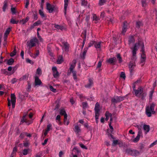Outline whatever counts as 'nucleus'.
Returning <instances> with one entry per match:
<instances>
[{"mask_svg":"<svg viewBox=\"0 0 157 157\" xmlns=\"http://www.w3.org/2000/svg\"><path fill=\"white\" fill-rule=\"evenodd\" d=\"M42 82L39 78L37 76H36L35 79V86H39L42 84Z\"/></svg>","mask_w":157,"mask_h":157,"instance_id":"nucleus-18","label":"nucleus"},{"mask_svg":"<svg viewBox=\"0 0 157 157\" xmlns=\"http://www.w3.org/2000/svg\"><path fill=\"white\" fill-rule=\"evenodd\" d=\"M72 73L73 74V79L75 81L77 80V77L76 76V72L75 71H70L69 73Z\"/></svg>","mask_w":157,"mask_h":157,"instance_id":"nucleus-28","label":"nucleus"},{"mask_svg":"<svg viewBox=\"0 0 157 157\" xmlns=\"http://www.w3.org/2000/svg\"><path fill=\"white\" fill-rule=\"evenodd\" d=\"M60 114L64 116V118L65 120L67 119V115L64 109H62L60 110Z\"/></svg>","mask_w":157,"mask_h":157,"instance_id":"nucleus-19","label":"nucleus"},{"mask_svg":"<svg viewBox=\"0 0 157 157\" xmlns=\"http://www.w3.org/2000/svg\"><path fill=\"white\" fill-rule=\"evenodd\" d=\"M133 90L136 96L138 98H140L143 100L144 99L147 95L146 93L143 91V89L142 87H140L137 90H136L135 86H134Z\"/></svg>","mask_w":157,"mask_h":157,"instance_id":"nucleus-1","label":"nucleus"},{"mask_svg":"<svg viewBox=\"0 0 157 157\" xmlns=\"http://www.w3.org/2000/svg\"><path fill=\"white\" fill-rule=\"evenodd\" d=\"M143 24L142 22L140 21H137L136 23V28L139 29L141 26H142Z\"/></svg>","mask_w":157,"mask_h":157,"instance_id":"nucleus-25","label":"nucleus"},{"mask_svg":"<svg viewBox=\"0 0 157 157\" xmlns=\"http://www.w3.org/2000/svg\"><path fill=\"white\" fill-rule=\"evenodd\" d=\"M26 134H27V132H22L21 133V134L19 136V137L21 139H22L25 136H26Z\"/></svg>","mask_w":157,"mask_h":157,"instance_id":"nucleus-42","label":"nucleus"},{"mask_svg":"<svg viewBox=\"0 0 157 157\" xmlns=\"http://www.w3.org/2000/svg\"><path fill=\"white\" fill-rule=\"evenodd\" d=\"M141 51L142 52V54L141 58L146 60V57L145 53L144 46V44H142V47Z\"/></svg>","mask_w":157,"mask_h":157,"instance_id":"nucleus-15","label":"nucleus"},{"mask_svg":"<svg viewBox=\"0 0 157 157\" xmlns=\"http://www.w3.org/2000/svg\"><path fill=\"white\" fill-rule=\"evenodd\" d=\"M52 129V124H49L47 125V128L45 130L47 131L48 132L50 129Z\"/></svg>","mask_w":157,"mask_h":157,"instance_id":"nucleus-48","label":"nucleus"},{"mask_svg":"<svg viewBox=\"0 0 157 157\" xmlns=\"http://www.w3.org/2000/svg\"><path fill=\"white\" fill-rule=\"evenodd\" d=\"M28 150L26 149H25L23 150V154L24 155H26L28 154Z\"/></svg>","mask_w":157,"mask_h":157,"instance_id":"nucleus-61","label":"nucleus"},{"mask_svg":"<svg viewBox=\"0 0 157 157\" xmlns=\"http://www.w3.org/2000/svg\"><path fill=\"white\" fill-rule=\"evenodd\" d=\"M74 130L76 134H78L81 131L80 127L78 125H76L75 126Z\"/></svg>","mask_w":157,"mask_h":157,"instance_id":"nucleus-21","label":"nucleus"},{"mask_svg":"<svg viewBox=\"0 0 157 157\" xmlns=\"http://www.w3.org/2000/svg\"><path fill=\"white\" fill-rule=\"evenodd\" d=\"M105 115L106 117L105 120L106 121H108L109 119V117H111L112 115L111 113H109L108 111H107L106 112Z\"/></svg>","mask_w":157,"mask_h":157,"instance_id":"nucleus-26","label":"nucleus"},{"mask_svg":"<svg viewBox=\"0 0 157 157\" xmlns=\"http://www.w3.org/2000/svg\"><path fill=\"white\" fill-rule=\"evenodd\" d=\"M14 62V60L12 58H10L8 60L7 63L9 65H12Z\"/></svg>","mask_w":157,"mask_h":157,"instance_id":"nucleus-37","label":"nucleus"},{"mask_svg":"<svg viewBox=\"0 0 157 157\" xmlns=\"http://www.w3.org/2000/svg\"><path fill=\"white\" fill-rule=\"evenodd\" d=\"M116 58L115 57H114L112 58H110L108 60V62L112 64H114V63L116 62Z\"/></svg>","mask_w":157,"mask_h":157,"instance_id":"nucleus-20","label":"nucleus"},{"mask_svg":"<svg viewBox=\"0 0 157 157\" xmlns=\"http://www.w3.org/2000/svg\"><path fill=\"white\" fill-rule=\"evenodd\" d=\"M138 134L136 137L133 140V141L135 142H137L140 140V136H143V133L142 130L140 127L138 126Z\"/></svg>","mask_w":157,"mask_h":157,"instance_id":"nucleus-8","label":"nucleus"},{"mask_svg":"<svg viewBox=\"0 0 157 157\" xmlns=\"http://www.w3.org/2000/svg\"><path fill=\"white\" fill-rule=\"evenodd\" d=\"M88 49V48L87 47H85L84 49L83 52L82 53V54L81 55V57L83 59H84L85 58L86 54L87 52Z\"/></svg>","mask_w":157,"mask_h":157,"instance_id":"nucleus-23","label":"nucleus"},{"mask_svg":"<svg viewBox=\"0 0 157 157\" xmlns=\"http://www.w3.org/2000/svg\"><path fill=\"white\" fill-rule=\"evenodd\" d=\"M26 115L23 116L21 120V122L22 123L25 122L28 125H29L32 123L33 121H32L28 120L26 118Z\"/></svg>","mask_w":157,"mask_h":157,"instance_id":"nucleus-13","label":"nucleus"},{"mask_svg":"<svg viewBox=\"0 0 157 157\" xmlns=\"http://www.w3.org/2000/svg\"><path fill=\"white\" fill-rule=\"evenodd\" d=\"M143 43H136L134 45L133 48H131V49H132V53L133 56L134 55H136V51L138 50L139 46H142Z\"/></svg>","mask_w":157,"mask_h":157,"instance_id":"nucleus-7","label":"nucleus"},{"mask_svg":"<svg viewBox=\"0 0 157 157\" xmlns=\"http://www.w3.org/2000/svg\"><path fill=\"white\" fill-rule=\"evenodd\" d=\"M136 66L135 63L134 62L130 61L129 63L128 67L130 74L132 75L133 74V70Z\"/></svg>","mask_w":157,"mask_h":157,"instance_id":"nucleus-9","label":"nucleus"},{"mask_svg":"<svg viewBox=\"0 0 157 157\" xmlns=\"http://www.w3.org/2000/svg\"><path fill=\"white\" fill-rule=\"evenodd\" d=\"M155 104L154 103H152L150 106H148L146 107V113L148 117L151 116L152 114H154L155 113Z\"/></svg>","mask_w":157,"mask_h":157,"instance_id":"nucleus-2","label":"nucleus"},{"mask_svg":"<svg viewBox=\"0 0 157 157\" xmlns=\"http://www.w3.org/2000/svg\"><path fill=\"white\" fill-rule=\"evenodd\" d=\"M38 42V39L36 37H33L31 39L30 41L27 42V45L29 47V48H31L32 47H34L36 45V43Z\"/></svg>","mask_w":157,"mask_h":157,"instance_id":"nucleus-4","label":"nucleus"},{"mask_svg":"<svg viewBox=\"0 0 157 157\" xmlns=\"http://www.w3.org/2000/svg\"><path fill=\"white\" fill-rule=\"evenodd\" d=\"M2 71L3 73L5 75H7L8 74V72L6 69H2Z\"/></svg>","mask_w":157,"mask_h":157,"instance_id":"nucleus-64","label":"nucleus"},{"mask_svg":"<svg viewBox=\"0 0 157 157\" xmlns=\"http://www.w3.org/2000/svg\"><path fill=\"white\" fill-rule=\"evenodd\" d=\"M117 57L119 61V63H121L122 62V59L120 54H118L117 56Z\"/></svg>","mask_w":157,"mask_h":157,"instance_id":"nucleus-39","label":"nucleus"},{"mask_svg":"<svg viewBox=\"0 0 157 157\" xmlns=\"http://www.w3.org/2000/svg\"><path fill=\"white\" fill-rule=\"evenodd\" d=\"M11 100L12 107L14 109L15 107L16 102V97L14 94H12L11 95Z\"/></svg>","mask_w":157,"mask_h":157,"instance_id":"nucleus-10","label":"nucleus"},{"mask_svg":"<svg viewBox=\"0 0 157 157\" xmlns=\"http://www.w3.org/2000/svg\"><path fill=\"white\" fill-rule=\"evenodd\" d=\"M54 27L55 28L58 29H60L62 30L63 29V26H60L58 25L55 24Z\"/></svg>","mask_w":157,"mask_h":157,"instance_id":"nucleus-34","label":"nucleus"},{"mask_svg":"<svg viewBox=\"0 0 157 157\" xmlns=\"http://www.w3.org/2000/svg\"><path fill=\"white\" fill-rule=\"evenodd\" d=\"M157 144V140L151 143L150 145V147H151Z\"/></svg>","mask_w":157,"mask_h":157,"instance_id":"nucleus-58","label":"nucleus"},{"mask_svg":"<svg viewBox=\"0 0 157 157\" xmlns=\"http://www.w3.org/2000/svg\"><path fill=\"white\" fill-rule=\"evenodd\" d=\"M46 8L49 13H52L54 10L57 9V7L54 5H51L49 3L46 4Z\"/></svg>","mask_w":157,"mask_h":157,"instance_id":"nucleus-5","label":"nucleus"},{"mask_svg":"<svg viewBox=\"0 0 157 157\" xmlns=\"http://www.w3.org/2000/svg\"><path fill=\"white\" fill-rule=\"evenodd\" d=\"M52 70L53 72V75L54 78H57L59 76V72L57 70L56 67H53L52 68Z\"/></svg>","mask_w":157,"mask_h":157,"instance_id":"nucleus-12","label":"nucleus"},{"mask_svg":"<svg viewBox=\"0 0 157 157\" xmlns=\"http://www.w3.org/2000/svg\"><path fill=\"white\" fill-rule=\"evenodd\" d=\"M99 105L98 103V102H97L96 103L95 107H94V109L95 112H99Z\"/></svg>","mask_w":157,"mask_h":157,"instance_id":"nucleus-30","label":"nucleus"},{"mask_svg":"<svg viewBox=\"0 0 157 157\" xmlns=\"http://www.w3.org/2000/svg\"><path fill=\"white\" fill-rule=\"evenodd\" d=\"M95 42L96 41H91L89 44L88 47H90L92 46L93 45H95Z\"/></svg>","mask_w":157,"mask_h":157,"instance_id":"nucleus-51","label":"nucleus"},{"mask_svg":"<svg viewBox=\"0 0 157 157\" xmlns=\"http://www.w3.org/2000/svg\"><path fill=\"white\" fill-rule=\"evenodd\" d=\"M16 53V51L15 49H14V50L10 54V56L11 57H13L14 56Z\"/></svg>","mask_w":157,"mask_h":157,"instance_id":"nucleus-57","label":"nucleus"},{"mask_svg":"<svg viewBox=\"0 0 157 157\" xmlns=\"http://www.w3.org/2000/svg\"><path fill=\"white\" fill-rule=\"evenodd\" d=\"M154 92V90H152L150 92L149 95V97L150 100H152V96H153V95Z\"/></svg>","mask_w":157,"mask_h":157,"instance_id":"nucleus-47","label":"nucleus"},{"mask_svg":"<svg viewBox=\"0 0 157 157\" xmlns=\"http://www.w3.org/2000/svg\"><path fill=\"white\" fill-rule=\"evenodd\" d=\"M143 129L146 131L145 133L147 134L150 130V126L149 125L144 124L143 126Z\"/></svg>","mask_w":157,"mask_h":157,"instance_id":"nucleus-24","label":"nucleus"},{"mask_svg":"<svg viewBox=\"0 0 157 157\" xmlns=\"http://www.w3.org/2000/svg\"><path fill=\"white\" fill-rule=\"evenodd\" d=\"M41 23V21H40V20H39L37 21H36L34 23L33 25L34 26H38Z\"/></svg>","mask_w":157,"mask_h":157,"instance_id":"nucleus-53","label":"nucleus"},{"mask_svg":"<svg viewBox=\"0 0 157 157\" xmlns=\"http://www.w3.org/2000/svg\"><path fill=\"white\" fill-rule=\"evenodd\" d=\"M39 13L42 18H43L46 17L43 11L42 10H39Z\"/></svg>","mask_w":157,"mask_h":157,"instance_id":"nucleus-35","label":"nucleus"},{"mask_svg":"<svg viewBox=\"0 0 157 157\" xmlns=\"http://www.w3.org/2000/svg\"><path fill=\"white\" fill-rule=\"evenodd\" d=\"M76 63V60L75 59L73 60L72 62V63L71 64L69 68L70 71H73V69L75 67Z\"/></svg>","mask_w":157,"mask_h":157,"instance_id":"nucleus-16","label":"nucleus"},{"mask_svg":"<svg viewBox=\"0 0 157 157\" xmlns=\"http://www.w3.org/2000/svg\"><path fill=\"white\" fill-rule=\"evenodd\" d=\"M93 84V80L91 79H89V83L85 85L86 88H90Z\"/></svg>","mask_w":157,"mask_h":157,"instance_id":"nucleus-22","label":"nucleus"},{"mask_svg":"<svg viewBox=\"0 0 157 157\" xmlns=\"http://www.w3.org/2000/svg\"><path fill=\"white\" fill-rule=\"evenodd\" d=\"M69 0H64V15H65L66 14L67 10L69 3Z\"/></svg>","mask_w":157,"mask_h":157,"instance_id":"nucleus-17","label":"nucleus"},{"mask_svg":"<svg viewBox=\"0 0 157 157\" xmlns=\"http://www.w3.org/2000/svg\"><path fill=\"white\" fill-rule=\"evenodd\" d=\"M11 30V28H9L8 29H7L5 32L4 36H5L6 37H7V36L8 35V34L10 33Z\"/></svg>","mask_w":157,"mask_h":157,"instance_id":"nucleus-36","label":"nucleus"},{"mask_svg":"<svg viewBox=\"0 0 157 157\" xmlns=\"http://www.w3.org/2000/svg\"><path fill=\"white\" fill-rule=\"evenodd\" d=\"M119 144L120 143H118V140H113L112 145L113 146H114L117 144Z\"/></svg>","mask_w":157,"mask_h":157,"instance_id":"nucleus-46","label":"nucleus"},{"mask_svg":"<svg viewBox=\"0 0 157 157\" xmlns=\"http://www.w3.org/2000/svg\"><path fill=\"white\" fill-rule=\"evenodd\" d=\"M107 0H99V4L100 6H101L106 2Z\"/></svg>","mask_w":157,"mask_h":157,"instance_id":"nucleus-40","label":"nucleus"},{"mask_svg":"<svg viewBox=\"0 0 157 157\" xmlns=\"http://www.w3.org/2000/svg\"><path fill=\"white\" fill-rule=\"evenodd\" d=\"M93 21H96L95 23H96L99 20V18L96 14H94L93 15Z\"/></svg>","mask_w":157,"mask_h":157,"instance_id":"nucleus-29","label":"nucleus"},{"mask_svg":"<svg viewBox=\"0 0 157 157\" xmlns=\"http://www.w3.org/2000/svg\"><path fill=\"white\" fill-rule=\"evenodd\" d=\"M86 38V34H85L84 35L83 40V41L82 42V48H81L82 49L84 47V44L85 43Z\"/></svg>","mask_w":157,"mask_h":157,"instance_id":"nucleus-43","label":"nucleus"},{"mask_svg":"<svg viewBox=\"0 0 157 157\" xmlns=\"http://www.w3.org/2000/svg\"><path fill=\"white\" fill-rule=\"evenodd\" d=\"M63 57L62 56H59L57 59V63L58 64H60L63 62Z\"/></svg>","mask_w":157,"mask_h":157,"instance_id":"nucleus-27","label":"nucleus"},{"mask_svg":"<svg viewBox=\"0 0 157 157\" xmlns=\"http://www.w3.org/2000/svg\"><path fill=\"white\" fill-rule=\"evenodd\" d=\"M49 88L50 90L53 92H55L56 91V89L54 88L52 86H50Z\"/></svg>","mask_w":157,"mask_h":157,"instance_id":"nucleus-55","label":"nucleus"},{"mask_svg":"<svg viewBox=\"0 0 157 157\" xmlns=\"http://www.w3.org/2000/svg\"><path fill=\"white\" fill-rule=\"evenodd\" d=\"M101 42H96L94 46L96 48L100 49L101 48Z\"/></svg>","mask_w":157,"mask_h":157,"instance_id":"nucleus-32","label":"nucleus"},{"mask_svg":"<svg viewBox=\"0 0 157 157\" xmlns=\"http://www.w3.org/2000/svg\"><path fill=\"white\" fill-rule=\"evenodd\" d=\"M26 61L27 63H30L31 64H33L34 62L31 60L29 59H27L26 60Z\"/></svg>","mask_w":157,"mask_h":157,"instance_id":"nucleus-62","label":"nucleus"},{"mask_svg":"<svg viewBox=\"0 0 157 157\" xmlns=\"http://www.w3.org/2000/svg\"><path fill=\"white\" fill-rule=\"evenodd\" d=\"M142 4L143 7H145L147 5L146 0H142Z\"/></svg>","mask_w":157,"mask_h":157,"instance_id":"nucleus-60","label":"nucleus"},{"mask_svg":"<svg viewBox=\"0 0 157 157\" xmlns=\"http://www.w3.org/2000/svg\"><path fill=\"white\" fill-rule=\"evenodd\" d=\"M11 11L13 14H15L16 13V8L15 7H12L11 8Z\"/></svg>","mask_w":157,"mask_h":157,"instance_id":"nucleus-50","label":"nucleus"},{"mask_svg":"<svg viewBox=\"0 0 157 157\" xmlns=\"http://www.w3.org/2000/svg\"><path fill=\"white\" fill-rule=\"evenodd\" d=\"M62 44H63V49H64L66 52H68L70 47L69 44L67 42L65 41H62Z\"/></svg>","mask_w":157,"mask_h":157,"instance_id":"nucleus-11","label":"nucleus"},{"mask_svg":"<svg viewBox=\"0 0 157 157\" xmlns=\"http://www.w3.org/2000/svg\"><path fill=\"white\" fill-rule=\"evenodd\" d=\"M29 20V17H27L25 19H22L21 21L23 24H25Z\"/></svg>","mask_w":157,"mask_h":157,"instance_id":"nucleus-44","label":"nucleus"},{"mask_svg":"<svg viewBox=\"0 0 157 157\" xmlns=\"http://www.w3.org/2000/svg\"><path fill=\"white\" fill-rule=\"evenodd\" d=\"M10 22L12 24H17L18 22V21H16L14 19L12 18L10 21Z\"/></svg>","mask_w":157,"mask_h":157,"instance_id":"nucleus-41","label":"nucleus"},{"mask_svg":"<svg viewBox=\"0 0 157 157\" xmlns=\"http://www.w3.org/2000/svg\"><path fill=\"white\" fill-rule=\"evenodd\" d=\"M36 74L38 75H41V70L39 68L37 69L36 72Z\"/></svg>","mask_w":157,"mask_h":157,"instance_id":"nucleus-59","label":"nucleus"},{"mask_svg":"<svg viewBox=\"0 0 157 157\" xmlns=\"http://www.w3.org/2000/svg\"><path fill=\"white\" fill-rule=\"evenodd\" d=\"M88 3V2L86 0H82V5L83 6H86Z\"/></svg>","mask_w":157,"mask_h":157,"instance_id":"nucleus-49","label":"nucleus"},{"mask_svg":"<svg viewBox=\"0 0 157 157\" xmlns=\"http://www.w3.org/2000/svg\"><path fill=\"white\" fill-rule=\"evenodd\" d=\"M82 105L83 109H86L88 106V104L86 102H82Z\"/></svg>","mask_w":157,"mask_h":157,"instance_id":"nucleus-38","label":"nucleus"},{"mask_svg":"<svg viewBox=\"0 0 157 157\" xmlns=\"http://www.w3.org/2000/svg\"><path fill=\"white\" fill-rule=\"evenodd\" d=\"M124 100V97L123 96H116L112 98L111 101L112 103L116 104L123 101Z\"/></svg>","mask_w":157,"mask_h":157,"instance_id":"nucleus-6","label":"nucleus"},{"mask_svg":"<svg viewBox=\"0 0 157 157\" xmlns=\"http://www.w3.org/2000/svg\"><path fill=\"white\" fill-rule=\"evenodd\" d=\"M99 116V112H95V117L96 120H97L98 119V117Z\"/></svg>","mask_w":157,"mask_h":157,"instance_id":"nucleus-54","label":"nucleus"},{"mask_svg":"<svg viewBox=\"0 0 157 157\" xmlns=\"http://www.w3.org/2000/svg\"><path fill=\"white\" fill-rule=\"evenodd\" d=\"M29 4V0H26V2L25 3V7L27 8Z\"/></svg>","mask_w":157,"mask_h":157,"instance_id":"nucleus-56","label":"nucleus"},{"mask_svg":"<svg viewBox=\"0 0 157 157\" xmlns=\"http://www.w3.org/2000/svg\"><path fill=\"white\" fill-rule=\"evenodd\" d=\"M17 79L15 78H13L11 81V82L12 84H13L17 82Z\"/></svg>","mask_w":157,"mask_h":157,"instance_id":"nucleus-63","label":"nucleus"},{"mask_svg":"<svg viewBox=\"0 0 157 157\" xmlns=\"http://www.w3.org/2000/svg\"><path fill=\"white\" fill-rule=\"evenodd\" d=\"M28 78V75H25L21 77L20 79V80L27 79Z\"/></svg>","mask_w":157,"mask_h":157,"instance_id":"nucleus-45","label":"nucleus"},{"mask_svg":"<svg viewBox=\"0 0 157 157\" xmlns=\"http://www.w3.org/2000/svg\"><path fill=\"white\" fill-rule=\"evenodd\" d=\"M47 50L48 52L49 53V54L51 56L52 54V50L51 48V46L50 45H48L47 46Z\"/></svg>","mask_w":157,"mask_h":157,"instance_id":"nucleus-33","label":"nucleus"},{"mask_svg":"<svg viewBox=\"0 0 157 157\" xmlns=\"http://www.w3.org/2000/svg\"><path fill=\"white\" fill-rule=\"evenodd\" d=\"M145 147V145L142 144H140V145L139 147V149H140V151H139L140 153H142L143 151V149Z\"/></svg>","mask_w":157,"mask_h":157,"instance_id":"nucleus-31","label":"nucleus"},{"mask_svg":"<svg viewBox=\"0 0 157 157\" xmlns=\"http://www.w3.org/2000/svg\"><path fill=\"white\" fill-rule=\"evenodd\" d=\"M120 77L124 79H125L126 76L125 73L123 72H121L120 74Z\"/></svg>","mask_w":157,"mask_h":157,"instance_id":"nucleus-52","label":"nucleus"},{"mask_svg":"<svg viewBox=\"0 0 157 157\" xmlns=\"http://www.w3.org/2000/svg\"><path fill=\"white\" fill-rule=\"evenodd\" d=\"M126 153L128 155L136 157L140 155L139 151L135 149L127 148L126 150Z\"/></svg>","mask_w":157,"mask_h":157,"instance_id":"nucleus-3","label":"nucleus"},{"mask_svg":"<svg viewBox=\"0 0 157 157\" xmlns=\"http://www.w3.org/2000/svg\"><path fill=\"white\" fill-rule=\"evenodd\" d=\"M128 29V23L126 21H124L123 23V26L122 27L121 33L124 35L127 30Z\"/></svg>","mask_w":157,"mask_h":157,"instance_id":"nucleus-14","label":"nucleus"}]
</instances>
